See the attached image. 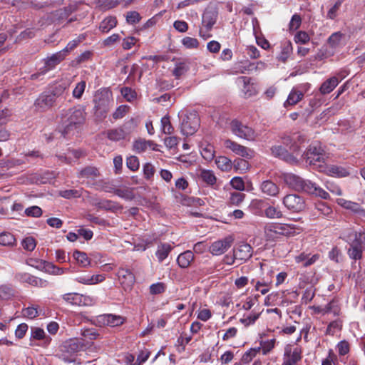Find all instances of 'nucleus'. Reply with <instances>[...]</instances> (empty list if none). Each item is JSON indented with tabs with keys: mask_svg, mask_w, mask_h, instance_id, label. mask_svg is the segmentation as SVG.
Instances as JSON below:
<instances>
[{
	"mask_svg": "<svg viewBox=\"0 0 365 365\" xmlns=\"http://www.w3.org/2000/svg\"><path fill=\"white\" fill-rule=\"evenodd\" d=\"M37 242L34 237L28 236L24 237V250L27 251H33L36 247Z\"/></svg>",
	"mask_w": 365,
	"mask_h": 365,
	"instance_id": "774afa93",
	"label": "nucleus"
},
{
	"mask_svg": "<svg viewBox=\"0 0 365 365\" xmlns=\"http://www.w3.org/2000/svg\"><path fill=\"white\" fill-rule=\"evenodd\" d=\"M225 146L231 150L235 154L246 158H252L253 156V150L237 143L230 139L225 140Z\"/></svg>",
	"mask_w": 365,
	"mask_h": 365,
	"instance_id": "2eb2a0df",
	"label": "nucleus"
},
{
	"mask_svg": "<svg viewBox=\"0 0 365 365\" xmlns=\"http://www.w3.org/2000/svg\"><path fill=\"white\" fill-rule=\"evenodd\" d=\"M127 167L132 171H135L139 168V160L135 156H130L126 160Z\"/></svg>",
	"mask_w": 365,
	"mask_h": 365,
	"instance_id": "e2e57ef3",
	"label": "nucleus"
},
{
	"mask_svg": "<svg viewBox=\"0 0 365 365\" xmlns=\"http://www.w3.org/2000/svg\"><path fill=\"white\" fill-rule=\"evenodd\" d=\"M336 202L339 205L346 210H350L358 217L365 218V209L361 207L359 203L344 198L337 199Z\"/></svg>",
	"mask_w": 365,
	"mask_h": 365,
	"instance_id": "dca6fc26",
	"label": "nucleus"
},
{
	"mask_svg": "<svg viewBox=\"0 0 365 365\" xmlns=\"http://www.w3.org/2000/svg\"><path fill=\"white\" fill-rule=\"evenodd\" d=\"M117 275L123 289L125 291L131 289L135 282L133 273L128 268L120 267L118 271Z\"/></svg>",
	"mask_w": 365,
	"mask_h": 365,
	"instance_id": "4468645a",
	"label": "nucleus"
},
{
	"mask_svg": "<svg viewBox=\"0 0 365 365\" xmlns=\"http://www.w3.org/2000/svg\"><path fill=\"white\" fill-rule=\"evenodd\" d=\"M232 237H226L222 240L212 242L209 247V251L213 255H221L232 246Z\"/></svg>",
	"mask_w": 365,
	"mask_h": 365,
	"instance_id": "ddd939ff",
	"label": "nucleus"
},
{
	"mask_svg": "<svg viewBox=\"0 0 365 365\" xmlns=\"http://www.w3.org/2000/svg\"><path fill=\"white\" fill-rule=\"evenodd\" d=\"M293 229V227H290L289 225H275L272 226V229H271V231H273L274 232L282 235H287L290 234L289 230Z\"/></svg>",
	"mask_w": 365,
	"mask_h": 365,
	"instance_id": "de8ad7c7",
	"label": "nucleus"
},
{
	"mask_svg": "<svg viewBox=\"0 0 365 365\" xmlns=\"http://www.w3.org/2000/svg\"><path fill=\"white\" fill-rule=\"evenodd\" d=\"M265 215L269 218H281L282 212L277 207L269 206L265 210Z\"/></svg>",
	"mask_w": 365,
	"mask_h": 365,
	"instance_id": "bf43d9fd",
	"label": "nucleus"
},
{
	"mask_svg": "<svg viewBox=\"0 0 365 365\" xmlns=\"http://www.w3.org/2000/svg\"><path fill=\"white\" fill-rule=\"evenodd\" d=\"M300 192L319 197L322 199L329 197V194L327 192L309 180H304Z\"/></svg>",
	"mask_w": 365,
	"mask_h": 365,
	"instance_id": "f8f14e48",
	"label": "nucleus"
},
{
	"mask_svg": "<svg viewBox=\"0 0 365 365\" xmlns=\"http://www.w3.org/2000/svg\"><path fill=\"white\" fill-rule=\"evenodd\" d=\"M99 333L93 328L85 329L81 331V336L83 339L81 340H89L93 341L98 338Z\"/></svg>",
	"mask_w": 365,
	"mask_h": 365,
	"instance_id": "37998d69",
	"label": "nucleus"
},
{
	"mask_svg": "<svg viewBox=\"0 0 365 365\" xmlns=\"http://www.w3.org/2000/svg\"><path fill=\"white\" fill-rule=\"evenodd\" d=\"M309 34L303 31H298L294 36V41L297 43L305 44L309 42Z\"/></svg>",
	"mask_w": 365,
	"mask_h": 365,
	"instance_id": "680f3d73",
	"label": "nucleus"
},
{
	"mask_svg": "<svg viewBox=\"0 0 365 365\" xmlns=\"http://www.w3.org/2000/svg\"><path fill=\"white\" fill-rule=\"evenodd\" d=\"M284 207L292 212H300L306 207L305 200L297 194H288L282 199Z\"/></svg>",
	"mask_w": 365,
	"mask_h": 365,
	"instance_id": "1a4fd4ad",
	"label": "nucleus"
},
{
	"mask_svg": "<svg viewBox=\"0 0 365 365\" xmlns=\"http://www.w3.org/2000/svg\"><path fill=\"white\" fill-rule=\"evenodd\" d=\"M117 20L114 16H108L104 19L100 24L99 29L103 33H108L116 26Z\"/></svg>",
	"mask_w": 365,
	"mask_h": 365,
	"instance_id": "473e14b6",
	"label": "nucleus"
},
{
	"mask_svg": "<svg viewBox=\"0 0 365 365\" xmlns=\"http://www.w3.org/2000/svg\"><path fill=\"white\" fill-rule=\"evenodd\" d=\"M83 346L84 344L80 339H69L64 341L59 346V351L56 356L65 362H73L75 361L73 357V355L76 352L82 350Z\"/></svg>",
	"mask_w": 365,
	"mask_h": 365,
	"instance_id": "39448f33",
	"label": "nucleus"
},
{
	"mask_svg": "<svg viewBox=\"0 0 365 365\" xmlns=\"http://www.w3.org/2000/svg\"><path fill=\"white\" fill-rule=\"evenodd\" d=\"M189 69L188 66L185 62H178L175 64V67L173 71V75L176 78H179L180 76L184 75Z\"/></svg>",
	"mask_w": 365,
	"mask_h": 365,
	"instance_id": "a19ab883",
	"label": "nucleus"
},
{
	"mask_svg": "<svg viewBox=\"0 0 365 365\" xmlns=\"http://www.w3.org/2000/svg\"><path fill=\"white\" fill-rule=\"evenodd\" d=\"M302 24V18L300 15L295 14L292 16L291 21L289 24V29L290 31H296L298 29Z\"/></svg>",
	"mask_w": 365,
	"mask_h": 365,
	"instance_id": "052dcab7",
	"label": "nucleus"
},
{
	"mask_svg": "<svg viewBox=\"0 0 365 365\" xmlns=\"http://www.w3.org/2000/svg\"><path fill=\"white\" fill-rule=\"evenodd\" d=\"M63 299L72 305L86 306L91 303V299L78 293H67L63 295Z\"/></svg>",
	"mask_w": 365,
	"mask_h": 365,
	"instance_id": "f3484780",
	"label": "nucleus"
},
{
	"mask_svg": "<svg viewBox=\"0 0 365 365\" xmlns=\"http://www.w3.org/2000/svg\"><path fill=\"white\" fill-rule=\"evenodd\" d=\"M304 96L303 91H301L294 88L288 96L287 101L284 103V106H294L299 102Z\"/></svg>",
	"mask_w": 365,
	"mask_h": 365,
	"instance_id": "2f4dec72",
	"label": "nucleus"
},
{
	"mask_svg": "<svg viewBox=\"0 0 365 365\" xmlns=\"http://www.w3.org/2000/svg\"><path fill=\"white\" fill-rule=\"evenodd\" d=\"M281 178L289 188L300 192L304 179L293 173H283Z\"/></svg>",
	"mask_w": 365,
	"mask_h": 365,
	"instance_id": "412c9836",
	"label": "nucleus"
},
{
	"mask_svg": "<svg viewBox=\"0 0 365 365\" xmlns=\"http://www.w3.org/2000/svg\"><path fill=\"white\" fill-rule=\"evenodd\" d=\"M302 157L313 169L319 172V165H325L326 153L319 144H312L309 146Z\"/></svg>",
	"mask_w": 365,
	"mask_h": 365,
	"instance_id": "20e7f679",
	"label": "nucleus"
},
{
	"mask_svg": "<svg viewBox=\"0 0 365 365\" xmlns=\"http://www.w3.org/2000/svg\"><path fill=\"white\" fill-rule=\"evenodd\" d=\"M33 340L41 341L43 346H47L51 341V338L46 335L43 329L38 327H31V345H33Z\"/></svg>",
	"mask_w": 365,
	"mask_h": 365,
	"instance_id": "5701e85b",
	"label": "nucleus"
},
{
	"mask_svg": "<svg viewBox=\"0 0 365 365\" xmlns=\"http://www.w3.org/2000/svg\"><path fill=\"white\" fill-rule=\"evenodd\" d=\"M172 250L173 247L168 243H160L158 245L155 252L158 262H162L166 259Z\"/></svg>",
	"mask_w": 365,
	"mask_h": 365,
	"instance_id": "c85d7f7f",
	"label": "nucleus"
},
{
	"mask_svg": "<svg viewBox=\"0 0 365 365\" xmlns=\"http://www.w3.org/2000/svg\"><path fill=\"white\" fill-rule=\"evenodd\" d=\"M315 209L316 212L314 215H322L323 217H330L332 214L331 208L323 202L317 203Z\"/></svg>",
	"mask_w": 365,
	"mask_h": 365,
	"instance_id": "f704fd0d",
	"label": "nucleus"
},
{
	"mask_svg": "<svg viewBox=\"0 0 365 365\" xmlns=\"http://www.w3.org/2000/svg\"><path fill=\"white\" fill-rule=\"evenodd\" d=\"M15 294L14 289L7 285L0 286V299L2 300L11 299Z\"/></svg>",
	"mask_w": 365,
	"mask_h": 365,
	"instance_id": "58836bf2",
	"label": "nucleus"
},
{
	"mask_svg": "<svg viewBox=\"0 0 365 365\" xmlns=\"http://www.w3.org/2000/svg\"><path fill=\"white\" fill-rule=\"evenodd\" d=\"M365 249V245L361 242V239H356L350 245L348 250L349 256L355 260L360 259L362 257L363 251Z\"/></svg>",
	"mask_w": 365,
	"mask_h": 365,
	"instance_id": "4be33fe9",
	"label": "nucleus"
},
{
	"mask_svg": "<svg viewBox=\"0 0 365 365\" xmlns=\"http://www.w3.org/2000/svg\"><path fill=\"white\" fill-rule=\"evenodd\" d=\"M201 155L204 159L207 161H210L214 158L215 150L212 145H207L203 148L201 150Z\"/></svg>",
	"mask_w": 365,
	"mask_h": 365,
	"instance_id": "603ef678",
	"label": "nucleus"
},
{
	"mask_svg": "<svg viewBox=\"0 0 365 365\" xmlns=\"http://www.w3.org/2000/svg\"><path fill=\"white\" fill-rule=\"evenodd\" d=\"M319 172L324 173L329 175L336 177V178H344L349 175V170L341 166L338 165H328L327 163L325 165H319Z\"/></svg>",
	"mask_w": 365,
	"mask_h": 365,
	"instance_id": "a211bd4d",
	"label": "nucleus"
},
{
	"mask_svg": "<svg viewBox=\"0 0 365 365\" xmlns=\"http://www.w3.org/2000/svg\"><path fill=\"white\" fill-rule=\"evenodd\" d=\"M25 282L34 287H46L48 284L46 280L31 275L27 276L25 279Z\"/></svg>",
	"mask_w": 365,
	"mask_h": 365,
	"instance_id": "4c0bfd02",
	"label": "nucleus"
},
{
	"mask_svg": "<svg viewBox=\"0 0 365 365\" xmlns=\"http://www.w3.org/2000/svg\"><path fill=\"white\" fill-rule=\"evenodd\" d=\"M301 350L296 347L292 351L290 346H287L284 350V361L282 365H294L302 359Z\"/></svg>",
	"mask_w": 365,
	"mask_h": 365,
	"instance_id": "aec40b11",
	"label": "nucleus"
},
{
	"mask_svg": "<svg viewBox=\"0 0 365 365\" xmlns=\"http://www.w3.org/2000/svg\"><path fill=\"white\" fill-rule=\"evenodd\" d=\"M245 195L242 192H235L231 193L230 203L238 206L245 199Z\"/></svg>",
	"mask_w": 365,
	"mask_h": 365,
	"instance_id": "5fc2aeb1",
	"label": "nucleus"
},
{
	"mask_svg": "<svg viewBox=\"0 0 365 365\" xmlns=\"http://www.w3.org/2000/svg\"><path fill=\"white\" fill-rule=\"evenodd\" d=\"M236 68L237 72L240 73H245L254 71V63L246 61H241L237 63Z\"/></svg>",
	"mask_w": 365,
	"mask_h": 365,
	"instance_id": "a18cd8bd",
	"label": "nucleus"
},
{
	"mask_svg": "<svg viewBox=\"0 0 365 365\" xmlns=\"http://www.w3.org/2000/svg\"><path fill=\"white\" fill-rule=\"evenodd\" d=\"M65 88L66 87L59 85L53 90L43 92L34 102L35 110L43 112L50 109L53 106L56 98L63 92Z\"/></svg>",
	"mask_w": 365,
	"mask_h": 365,
	"instance_id": "7ed1b4c3",
	"label": "nucleus"
},
{
	"mask_svg": "<svg viewBox=\"0 0 365 365\" xmlns=\"http://www.w3.org/2000/svg\"><path fill=\"white\" fill-rule=\"evenodd\" d=\"M345 0H336L333 6L328 11L327 17L329 19H334L337 15V11H339L341 4Z\"/></svg>",
	"mask_w": 365,
	"mask_h": 365,
	"instance_id": "6e6d98bb",
	"label": "nucleus"
},
{
	"mask_svg": "<svg viewBox=\"0 0 365 365\" xmlns=\"http://www.w3.org/2000/svg\"><path fill=\"white\" fill-rule=\"evenodd\" d=\"M283 145L289 148L291 152L298 155L300 151V145L305 143L307 138L304 135L299 132L285 133L281 136Z\"/></svg>",
	"mask_w": 365,
	"mask_h": 365,
	"instance_id": "0eeeda50",
	"label": "nucleus"
},
{
	"mask_svg": "<svg viewBox=\"0 0 365 365\" xmlns=\"http://www.w3.org/2000/svg\"><path fill=\"white\" fill-rule=\"evenodd\" d=\"M66 56V55L62 50L53 54L51 56L45 60L44 71L47 72L48 71L53 69L56 65L60 63V62H61Z\"/></svg>",
	"mask_w": 365,
	"mask_h": 365,
	"instance_id": "a878e982",
	"label": "nucleus"
},
{
	"mask_svg": "<svg viewBox=\"0 0 365 365\" xmlns=\"http://www.w3.org/2000/svg\"><path fill=\"white\" fill-rule=\"evenodd\" d=\"M93 114L96 119L102 120L105 119L113 103L111 94L107 91H97L94 96Z\"/></svg>",
	"mask_w": 365,
	"mask_h": 365,
	"instance_id": "f03ea898",
	"label": "nucleus"
},
{
	"mask_svg": "<svg viewBox=\"0 0 365 365\" xmlns=\"http://www.w3.org/2000/svg\"><path fill=\"white\" fill-rule=\"evenodd\" d=\"M270 150L274 157L278 158L290 165H297L299 163L297 155L280 145H273Z\"/></svg>",
	"mask_w": 365,
	"mask_h": 365,
	"instance_id": "9b49d317",
	"label": "nucleus"
},
{
	"mask_svg": "<svg viewBox=\"0 0 365 365\" xmlns=\"http://www.w3.org/2000/svg\"><path fill=\"white\" fill-rule=\"evenodd\" d=\"M182 43L187 48H196L199 45V42L196 38L189 36L182 38Z\"/></svg>",
	"mask_w": 365,
	"mask_h": 365,
	"instance_id": "338daca9",
	"label": "nucleus"
},
{
	"mask_svg": "<svg viewBox=\"0 0 365 365\" xmlns=\"http://www.w3.org/2000/svg\"><path fill=\"white\" fill-rule=\"evenodd\" d=\"M108 326L110 327H118L123 324L125 322V319L119 315H115L112 314H108Z\"/></svg>",
	"mask_w": 365,
	"mask_h": 365,
	"instance_id": "09e8293b",
	"label": "nucleus"
},
{
	"mask_svg": "<svg viewBox=\"0 0 365 365\" xmlns=\"http://www.w3.org/2000/svg\"><path fill=\"white\" fill-rule=\"evenodd\" d=\"M200 177L202 180L208 185H212L216 182V177L210 170H202Z\"/></svg>",
	"mask_w": 365,
	"mask_h": 365,
	"instance_id": "49530a36",
	"label": "nucleus"
},
{
	"mask_svg": "<svg viewBox=\"0 0 365 365\" xmlns=\"http://www.w3.org/2000/svg\"><path fill=\"white\" fill-rule=\"evenodd\" d=\"M86 113L80 107H74L66 110L62 114L60 132L64 138L74 135L84 123Z\"/></svg>",
	"mask_w": 365,
	"mask_h": 365,
	"instance_id": "f257e3e1",
	"label": "nucleus"
},
{
	"mask_svg": "<svg viewBox=\"0 0 365 365\" xmlns=\"http://www.w3.org/2000/svg\"><path fill=\"white\" fill-rule=\"evenodd\" d=\"M162 130L165 134H171L173 133L174 128L170 121V118L165 115L161 119Z\"/></svg>",
	"mask_w": 365,
	"mask_h": 365,
	"instance_id": "8fccbe9b",
	"label": "nucleus"
},
{
	"mask_svg": "<svg viewBox=\"0 0 365 365\" xmlns=\"http://www.w3.org/2000/svg\"><path fill=\"white\" fill-rule=\"evenodd\" d=\"M133 119L130 121L126 122L123 128H118L115 129H111L107 131V137L114 141H118L122 139H124L130 132V130H127L128 128L133 124Z\"/></svg>",
	"mask_w": 365,
	"mask_h": 365,
	"instance_id": "6ab92c4d",
	"label": "nucleus"
},
{
	"mask_svg": "<svg viewBox=\"0 0 365 365\" xmlns=\"http://www.w3.org/2000/svg\"><path fill=\"white\" fill-rule=\"evenodd\" d=\"M92 322L96 326L98 327H104V326H108V314H101L98 316L95 317Z\"/></svg>",
	"mask_w": 365,
	"mask_h": 365,
	"instance_id": "13d9d810",
	"label": "nucleus"
},
{
	"mask_svg": "<svg viewBox=\"0 0 365 365\" xmlns=\"http://www.w3.org/2000/svg\"><path fill=\"white\" fill-rule=\"evenodd\" d=\"M194 259V255L192 251L187 250L181 253L177 259L178 265L182 268H187Z\"/></svg>",
	"mask_w": 365,
	"mask_h": 365,
	"instance_id": "7c9ffc66",
	"label": "nucleus"
},
{
	"mask_svg": "<svg viewBox=\"0 0 365 365\" xmlns=\"http://www.w3.org/2000/svg\"><path fill=\"white\" fill-rule=\"evenodd\" d=\"M129 106L126 105H121L117 108L113 113V118L115 120L123 118L129 110Z\"/></svg>",
	"mask_w": 365,
	"mask_h": 365,
	"instance_id": "864d4df0",
	"label": "nucleus"
},
{
	"mask_svg": "<svg viewBox=\"0 0 365 365\" xmlns=\"http://www.w3.org/2000/svg\"><path fill=\"white\" fill-rule=\"evenodd\" d=\"M339 81L336 76H333L325 81L320 86V93L323 95L331 93L339 84Z\"/></svg>",
	"mask_w": 365,
	"mask_h": 365,
	"instance_id": "cd10ccee",
	"label": "nucleus"
},
{
	"mask_svg": "<svg viewBox=\"0 0 365 365\" xmlns=\"http://www.w3.org/2000/svg\"><path fill=\"white\" fill-rule=\"evenodd\" d=\"M319 258V255L317 254L310 257L309 254L302 252L295 257V261L297 263H302L303 267H307L314 264Z\"/></svg>",
	"mask_w": 365,
	"mask_h": 365,
	"instance_id": "c756f323",
	"label": "nucleus"
},
{
	"mask_svg": "<svg viewBox=\"0 0 365 365\" xmlns=\"http://www.w3.org/2000/svg\"><path fill=\"white\" fill-rule=\"evenodd\" d=\"M259 349L260 348H258L257 349H250V350L246 351L242 356L241 361L245 364H247L250 361H251L252 359L256 356Z\"/></svg>",
	"mask_w": 365,
	"mask_h": 365,
	"instance_id": "0e129e2a",
	"label": "nucleus"
},
{
	"mask_svg": "<svg viewBox=\"0 0 365 365\" xmlns=\"http://www.w3.org/2000/svg\"><path fill=\"white\" fill-rule=\"evenodd\" d=\"M141 17L137 11H129L126 14V21L130 24H135L140 21Z\"/></svg>",
	"mask_w": 365,
	"mask_h": 365,
	"instance_id": "69168bd1",
	"label": "nucleus"
},
{
	"mask_svg": "<svg viewBox=\"0 0 365 365\" xmlns=\"http://www.w3.org/2000/svg\"><path fill=\"white\" fill-rule=\"evenodd\" d=\"M85 88L86 82L84 81L78 83L73 91V96L77 99L81 98L84 93Z\"/></svg>",
	"mask_w": 365,
	"mask_h": 365,
	"instance_id": "4d7b16f0",
	"label": "nucleus"
},
{
	"mask_svg": "<svg viewBox=\"0 0 365 365\" xmlns=\"http://www.w3.org/2000/svg\"><path fill=\"white\" fill-rule=\"evenodd\" d=\"M217 16L218 13L215 9H206L204 11L202 16V27L199 31V34L202 38L207 39L212 36L210 31L216 24Z\"/></svg>",
	"mask_w": 365,
	"mask_h": 365,
	"instance_id": "423d86ee",
	"label": "nucleus"
},
{
	"mask_svg": "<svg viewBox=\"0 0 365 365\" xmlns=\"http://www.w3.org/2000/svg\"><path fill=\"white\" fill-rule=\"evenodd\" d=\"M233 252L237 259L246 261L252 256V247L247 243H242L234 249Z\"/></svg>",
	"mask_w": 365,
	"mask_h": 365,
	"instance_id": "b1692460",
	"label": "nucleus"
},
{
	"mask_svg": "<svg viewBox=\"0 0 365 365\" xmlns=\"http://www.w3.org/2000/svg\"><path fill=\"white\" fill-rule=\"evenodd\" d=\"M292 51V46L290 42L285 43L282 47V51L279 55L278 56L277 58L279 61L282 62H285L287 59L288 58L289 56Z\"/></svg>",
	"mask_w": 365,
	"mask_h": 365,
	"instance_id": "79ce46f5",
	"label": "nucleus"
},
{
	"mask_svg": "<svg viewBox=\"0 0 365 365\" xmlns=\"http://www.w3.org/2000/svg\"><path fill=\"white\" fill-rule=\"evenodd\" d=\"M98 175V171L96 168L88 166L82 169L78 177L79 178H94Z\"/></svg>",
	"mask_w": 365,
	"mask_h": 365,
	"instance_id": "72a5a7b5",
	"label": "nucleus"
},
{
	"mask_svg": "<svg viewBox=\"0 0 365 365\" xmlns=\"http://www.w3.org/2000/svg\"><path fill=\"white\" fill-rule=\"evenodd\" d=\"M24 213L29 217H39L42 215V210L40 207L34 205L27 207L24 210Z\"/></svg>",
	"mask_w": 365,
	"mask_h": 365,
	"instance_id": "3c124183",
	"label": "nucleus"
},
{
	"mask_svg": "<svg viewBox=\"0 0 365 365\" xmlns=\"http://www.w3.org/2000/svg\"><path fill=\"white\" fill-rule=\"evenodd\" d=\"M200 125V120L196 113L187 115L182 120L180 125L181 133L185 135L194 134Z\"/></svg>",
	"mask_w": 365,
	"mask_h": 365,
	"instance_id": "9d476101",
	"label": "nucleus"
},
{
	"mask_svg": "<svg viewBox=\"0 0 365 365\" xmlns=\"http://www.w3.org/2000/svg\"><path fill=\"white\" fill-rule=\"evenodd\" d=\"M15 242V237L10 232H5L0 234V245L3 246H12Z\"/></svg>",
	"mask_w": 365,
	"mask_h": 365,
	"instance_id": "c03bdc74",
	"label": "nucleus"
},
{
	"mask_svg": "<svg viewBox=\"0 0 365 365\" xmlns=\"http://www.w3.org/2000/svg\"><path fill=\"white\" fill-rule=\"evenodd\" d=\"M153 144L152 140H146L145 139H138L134 142L133 148L138 153L144 152L148 147H151Z\"/></svg>",
	"mask_w": 365,
	"mask_h": 365,
	"instance_id": "ea45409f",
	"label": "nucleus"
},
{
	"mask_svg": "<svg viewBox=\"0 0 365 365\" xmlns=\"http://www.w3.org/2000/svg\"><path fill=\"white\" fill-rule=\"evenodd\" d=\"M77 9L78 4L76 2H73L63 9L56 10L54 13V17L58 21L66 19L71 13L76 11Z\"/></svg>",
	"mask_w": 365,
	"mask_h": 365,
	"instance_id": "bb28decb",
	"label": "nucleus"
},
{
	"mask_svg": "<svg viewBox=\"0 0 365 365\" xmlns=\"http://www.w3.org/2000/svg\"><path fill=\"white\" fill-rule=\"evenodd\" d=\"M230 128L232 132L240 138L247 140H255L257 138V133L251 127L244 125L238 120H232Z\"/></svg>",
	"mask_w": 365,
	"mask_h": 365,
	"instance_id": "6e6552de",
	"label": "nucleus"
},
{
	"mask_svg": "<svg viewBox=\"0 0 365 365\" xmlns=\"http://www.w3.org/2000/svg\"><path fill=\"white\" fill-rule=\"evenodd\" d=\"M262 192L269 197H277L280 189L279 187L271 180H264L260 185Z\"/></svg>",
	"mask_w": 365,
	"mask_h": 365,
	"instance_id": "393cba45",
	"label": "nucleus"
},
{
	"mask_svg": "<svg viewBox=\"0 0 365 365\" xmlns=\"http://www.w3.org/2000/svg\"><path fill=\"white\" fill-rule=\"evenodd\" d=\"M73 257L83 267H88L91 263V260L86 252L76 250L73 254Z\"/></svg>",
	"mask_w": 365,
	"mask_h": 365,
	"instance_id": "e433bc0d",
	"label": "nucleus"
},
{
	"mask_svg": "<svg viewBox=\"0 0 365 365\" xmlns=\"http://www.w3.org/2000/svg\"><path fill=\"white\" fill-rule=\"evenodd\" d=\"M218 168L222 171H228L232 168V161L225 156H219L215 160Z\"/></svg>",
	"mask_w": 365,
	"mask_h": 365,
	"instance_id": "c9c22d12",
	"label": "nucleus"
}]
</instances>
